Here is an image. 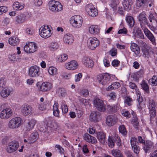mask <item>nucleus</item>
<instances>
[{"mask_svg":"<svg viewBox=\"0 0 157 157\" xmlns=\"http://www.w3.org/2000/svg\"><path fill=\"white\" fill-rule=\"evenodd\" d=\"M22 120L19 117L12 118L9 121L8 126L11 129H16L19 128L21 125Z\"/></svg>","mask_w":157,"mask_h":157,"instance_id":"nucleus-1","label":"nucleus"},{"mask_svg":"<svg viewBox=\"0 0 157 157\" xmlns=\"http://www.w3.org/2000/svg\"><path fill=\"white\" fill-rule=\"evenodd\" d=\"M70 21L73 28L78 29L82 26L83 20L81 17L78 15H76L71 17Z\"/></svg>","mask_w":157,"mask_h":157,"instance_id":"nucleus-2","label":"nucleus"},{"mask_svg":"<svg viewBox=\"0 0 157 157\" xmlns=\"http://www.w3.org/2000/svg\"><path fill=\"white\" fill-rule=\"evenodd\" d=\"M40 36L44 38H47L50 37L52 35L51 28L48 25L42 26L39 30Z\"/></svg>","mask_w":157,"mask_h":157,"instance_id":"nucleus-3","label":"nucleus"},{"mask_svg":"<svg viewBox=\"0 0 157 157\" xmlns=\"http://www.w3.org/2000/svg\"><path fill=\"white\" fill-rule=\"evenodd\" d=\"M38 48L37 44L35 43L29 42L24 47V50L27 53H33L36 52Z\"/></svg>","mask_w":157,"mask_h":157,"instance_id":"nucleus-4","label":"nucleus"},{"mask_svg":"<svg viewBox=\"0 0 157 157\" xmlns=\"http://www.w3.org/2000/svg\"><path fill=\"white\" fill-rule=\"evenodd\" d=\"M49 6L50 9L54 12L61 11L63 9V6L58 2L50 1L49 2Z\"/></svg>","mask_w":157,"mask_h":157,"instance_id":"nucleus-5","label":"nucleus"},{"mask_svg":"<svg viewBox=\"0 0 157 157\" xmlns=\"http://www.w3.org/2000/svg\"><path fill=\"white\" fill-rule=\"evenodd\" d=\"M94 104L97 109L101 112H104L106 110V106L103 101L98 98L94 100Z\"/></svg>","mask_w":157,"mask_h":157,"instance_id":"nucleus-6","label":"nucleus"},{"mask_svg":"<svg viewBox=\"0 0 157 157\" xmlns=\"http://www.w3.org/2000/svg\"><path fill=\"white\" fill-rule=\"evenodd\" d=\"M147 105L149 110L151 117H154L156 115V104L153 99H149L147 103Z\"/></svg>","mask_w":157,"mask_h":157,"instance_id":"nucleus-7","label":"nucleus"},{"mask_svg":"<svg viewBox=\"0 0 157 157\" xmlns=\"http://www.w3.org/2000/svg\"><path fill=\"white\" fill-rule=\"evenodd\" d=\"M99 44L100 42L95 37H90L87 40V46L92 50H94Z\"/></svg>","mask_w":157,"mask_h":157,"instance_id":"nucleus-8","label":"nucleus"},{"mask_svg":"<svg viewBox=\"0 0 157 157\" xmlns=\"http://www.w3.org/2000/svg\"><path fill=\"white\" fill-rule=\"evenodd\" d=\"M13 111L10 108H6L2 110L0 113V118L2 119H8L12 116Z\"/></svg>","mask_w":157,"mask_h":157,"instance_id":"nucleus-9","label":"nucleus"},{"mask_svg":"<svg viewBox=\"0 0 157 157\" xmlns=\"http://www.w3.org/2000/svg\"><path fill=\"white\" fill-rule=\"evenodd\" d=\"M40 74V67L36 65L32 66L29 69V75L30 77H37Z\"/></svg>","mask_w":157,"mask_h":157,"instance_id":"nucleus-10","label":"nucleus"},{"mask_svg":"<svg viewBox=\"0 0 157 157\" xmlns=\"http://www.w3.org/2000/svg\"><path fill=\"white\" fill-rule=\"evenodd\" d=\"M97 78L99 82L105 85L109 82L110 76L108 73H104L98 76Z\"/></svg>","mask_w":157,"mask_h":157,"instance_id":"nucleus-11","label":"nucleus"},{"mask_svg":"<svg viewBox=\"0 0 157 157\" xmlns=\"http://www.w3.org/2000/svg\"><path fill=\"white\" fill-rule=\"evenodd\" d=\"M86 10L88 14L92 17H95L98 14L97 10L92 4H87L85 7Z\"/></svg>","mask_w":157,"mask_h":157,"instance_id":"nucleus-12","label":"nucleus"},{"mask_svg":"<svg viewBox=\"0 0 157 157\" xmlns=\"http://www.w3.org/2000/svg\"><path fill=\"white\" fill-rule=\"evenodd\" d=\"M58 128V124L55 122H52L51 124H48L47 129L45 128V129H42V127H40L39 129L40 131L43 132H47L48 133H51V132L56 131Z\"/></svg>","mask_w":157,"mask_h":157,"instance_id":"nucleus-13","label":"nucleus"},{"mask_svg":"<svg viewBox=\"0 0 157 157\" xmlns=\"http://www.w3.org/2000/svg\"><path fill=\"white\" fill-rule=\"evenodd\" d=\"M19 146V144L17 141H13L8 143L6 150L8 153H11L15 151Z\"/></svg>","mask_w":157,"mask_h":157,"instance_id":"nucleus-14","label":"nucleus"},{"mask_svg":"<svg viewBox=\"0 0 157 157\" xmlns=\"http://www.w3.org/2000/svg\"><path fill=\"white\" fill-rule=\"evenodd\" d=\"M33 109L31 106L24 105L21 107V111L24 115L26 116L31 114L33 112Z\"/></svg>","mask_w":157,"mask_h":157,"instance_id":"nucleus-15","label":"nucleus"},{"mask_svg":"<svg viewBox=\"0 0 157 157\" xmlns=\"http://www.w3.org/2000/svg\"><path fill=\"white\" fill-rule=\"evenodd\" d=\"M138 19L140 26L142 29L146 28L145 25H147L148 22L146 18L144 13L143 12L140 13L138 16Z\"/></svg>","mask_w":157,"mask_h":157,"instance_id":"nucleus-16","label":"nucleus"},{"mask_svg":"<svg viewBox=\"0 0 157 157\" xmlns=\"http://www.w3.org/2000/svg\"><path fill=\"white\" fill-rule=\"evenodd\" d=\"M117 121V116L115 115L108 116L106 119V124L109 126H112L115 125Z\"/></svg>","mask_w":157,"mask_h":157,"instance_id":"nucleus-17","label":"nucleus"},{"mask_svg":"<svg viewBox=\"0 0 157 157\" xmlns=\"http://www.w3.org/2000/svg\"><path fill=\"white\" fill-rule=\"evenodd\" d=\"M78 66V63L75 60H72L66 63L65 67L69 70H73L76 69Z\"/></svg>","mask_w":157,"mask_h":157,"instance_id":"nucleus-18","label":"nucleus"},{"mask_svg":"<svg viewBox=\"0 0 157 157\" xmlns=\"http://www.w3.org/2000/svg\"><path fill=\"white\" fill-rule=\"evenodd\" d=\"M149 21L148 23L151 25H156L157 27V14L155 13H150L148 17Z\"/></svg>","mask_w":157,"mask_h":157,"instance_id":"nucleus-19","label":"nucleus"},{"mask_svg":"<svg viewBox=\"0 0 157 157\" xmlns=\"http://www.w3.org/2000/svg\"><path fill=\"white\" fill-rule=\"evenodd\" d=\"M144 145V149L146 153L149 152L154 147L153 143L150 140L146 141Z\"/></svg>","mask_w":157,"mask_h":157,"instance_id":"nucleus-20","label":"nucleus"},{"mask_svg":"<svg viewBox=\"0 0 157 157\" xmlns=\"http://www.w3.org/2000/svg\"><path fill=\"white\" fill-rule=\"evenodd\" d=\"M52 87V84L50 82H43L40 87V90L43 91L49 90Z\"/></svg>","mask_w":157,"mask_h":157,"instance_id":"nucleus-21","label":"nucleus"},{"mask_svg":"<svg viewBox=\"0 0 157 157\" xmlns=\"http://www.w3.org/2000/svg\"><path fill=\"white\" fill-rule=\"evenodd\" d=\"M82 63L86 67H91L94 65L93 60L89 57L85 56L82 59Z\"/></svg>","mask_w":157,"mask_h":157,"instance_id":"nucleus-22","label":"nucleus"},{"mask_svg":"<svg viewBox=\"0 0 157 157\" xmlns=\"http://www.w3.org/2000/svg\"><path fill=\"white\" fill-rule=\"evenodd\" d=\"M83 139L86 141L92 144H95L97 142V140L95 138L91 136L88 133H86L84 135Z\"/></svg>","mask_w":157,"mask_h":157,"instance_id":"nucleus-23","label":"nucleus"},{"mask_svg":"<svg viewBox=\"0 0 157 157\" xmlns=\"http://www.w3.org/2000/svg\"><path fill=\"white\" fill-rule=\"evenodd\" d=\"M130 49L134 53L136 56H139L140 52V49L137 44L134 43H131Z\"/></svg>","mask_w":157,"mask_h":157,"instance_id":"nucleus-24","label":"nucleus"},{"mask_svg":"<svg viewBox=\"0 0 157 157\" xmlns=\"http://www.w3.org/2000/svg\"><path fill=\"white\" fill-rule=\"evenodd\" d=\"M100 117V114L99 112L94 111L90 114V120L91 121L96 122L98 121Z\"/></svg>","mask_w":157,"mask_h":157,"instance_id":"nucleus-25","label":"nucleus"},{"mask_svg":"<svg viewBox=\"0 0 157 157\" xmlns=\"http://www.w3.org/2000/svg\"><path fill=\"white\" fill-rule=\"evenodd\" d=\"M133 33L137 37L141 39H144V35L141 29L137 27H135L134 28Z\"/></svg>","mask_w":157,"mask_h":157,"instance_id":"nucleus-26","label":"nucleus"},{"mask_svg":"<svg viewBox=\"0 0 157 157\" xmlns=\"http://www.w3.org/2000/svg\"><path fill=\"white\" fill-rule=\"evenodd\" d=\"M97 137L100 143L102 144L105 143L106 139V135L104 132H97Z\"/></svg>","mask_w":157,"mask_h":157,"instance_id":"nucleus-27","label":"nucleus"},{"mask_svg":"<svg viewBox=\"0 0 157 157\" xmlns=\"http://www.w3.org/2000/svg\"><path fill=\"white\" fill-rule=\"evenodd\" d=\"M64 42L68 44H71L74 41V37L73 36L69 33H67L65 34L63 38Z\"/></svg>","mask_w":157,"mask_h":157,"instance_id":"nucleus-28","label":"nucleus"},{"mask_svg":"<svg viewBox=\"0 0 157 157\" xmlns=\"http://www.w3.org/2000/svg\"><path fill=\"white\" fill-rule=\"evenodd\" d=\"M90 33L92 34H97L99 32L100 28L98 25H92L89 28Z\"/></svg>","mask_w":157,"mask_h":157,"instance_id":"nucleus-29","label":"nucleus"},{"mask_svg":"<svg viewBox=\"0 0 157 157\" xmlns=\"http://www.w3.org/2000/svg\"><path fill=\"white\" fill-rule=\"evenodd\" d=\"M153 0H136V6L138 8L143 7L150 2H152Z\"/></svg>","mask_w":157,"mask_h":157,"instance_id":"nucleus-30","label":"nucleus"},{"mask_svg":"<svg viewBox=\"0 0 157 157\" xmlns=\"http://www.w3.org/2000/svg\"><path fill=\"white\" fill-rule=\"evenodd\" d=\"M25 17L23 14H20L16 16L15 21L17 24H20L23 23L25 21Z\"/></svg>","mask_w":157,"mask_h":157,"instance_id":"nucleus-31","label":"nucleus"},{"mask_svg":"<svg viewBox=\"0 0 157 157\" xmlns=\"http://www.w3.org/2000/svg\"><path fill=\"white\" fill-rule=\"evenodd\" d=\"M19 40L16 36H13L10 38L9 39V44L12 46H15L19 44Z\"/></svg>","mask_w":157,"mask_h":157,"instance_id":"nucleus-32","label":"nucleus"},{"mask_svg":"<svg viewBox=\"0 0 157 157\" xmlns=\"http://www.w3.org/2000/svg\"><path fill=\"white\" fill-rule=\"evenodd\" d=\"M121 86L120 83L118 82H113L111 85H109L107 88V91H111L117 89Z\"/></svg>","mask_w":157,"mask_h":157,"instance_id":"nucleus-33","label":"nucleus"},{"mask_svg":"<svg viewBox=\"0 0 157 157\" xmlns=\"http://www.w3.org/2000/svg\"><path fill=\"white\" fill-rule=\"evenodd\" d=\"M132 4V0H124L123 5L124 10H130Z\"/></svg>","mask_w":157,"mask_h":157,"instance_id":"nucleus-34","label":"nucleus"},{"mask_svg":"<svg viewBox=\"0 0 157 157\" xmlns=\"http://www.w3.org/2000/svg\"><path fill=\"white\" fill-rule=\"evenodd\" d=\"M36 123V121L34 119H32L29 120L26 126L27 130L29 131L33 129L34 128Z\"/></svg>","mask_w":157,"mask_h":157,"instance_id":"nucleus-35","label":"nucleus"},{"mask_svg":"<svg viewBox=\"0 0 157 157\" xmlns=\"http://www.w3.org/2000/svg\"><path fill=\"white\" fill-rule=\"evenodd\" d=\"M125 20L128 26L130 27H133L135 21L133 17L130 16H127L126 17Z\"/></svg>","mask_w":157,"mask_h":157,"instance_id":"nucleus-36","label":"nucleus"},{"mask_svg":"<svg viewBox=\"0 0 157 157\" xmlns=\"http://www.w3.org/2000/svg\"><path fill=\"white\" fill-rule=\"evenodd\" d=\"M110 1L109 5L114 11L117 9L118 5L119 2V0H109Z\"/></svg>","mask_w":157,"mask_h":157,"instance_id":"nucleus-37","label":"nucleus"},{"mask_svg":"<svg viewBox=\"0 0 157 157\" xmlns=\"http://www.w3.org/2000/svg\"><path fill=\"white\" fill-rule=\"evenodd\" d=\"M58 103L56 102L53 106V113L54 115L58 117H59V111L58 109Z\"/></svg>","mask_w":157,"mask_h":157,"instance_id":"nucleus-38","label":"nucleus"},{"mask_svg":"<svg viewBox=\"0 0 157 157\" xmlns=\"http://www.w3.org/2000/svg\"><path fill=\"white\" fill-rule=\"evenodd\" d=\"M10 93V91L8 88H4L1 91L0 95L2 97L4 98L7 97Z\"/></svg>","mask_w":157,"mask_h":157,"instance_id":"nucleus-39","label":"nucleus"},{"mask_svg":"<svg viewBox=\"0 0 157 157\" xmlns=\"http://www.w3.org/2000/svg\"><path fill=\"white\" fill-rule=\"evenodd\" d=\"M111 153L115 157H124L121 151L118 149H113L111 151Z\"/></svg>","mask_w":157,"mask_h":157,"instance_id":"nucleus-40","label":"nucleus"},{"mask_svg":"<svg viewBox=\"0 0 157 157\" xmlns=\"http://www.w3.org/2000/svg\"><path fill=\"white\" fill-rule=\"evenodd\" d=\"M59 47L58 43L56 42H52L49 45V48L51 51H55L57 50Z\"/></svg>","mask_w":157,"mask_h":157,"instance_id":"nucleus-41","label":"nucleus"},{"mask_svg":"<svg viewBox=\"0 0 157 157\" xmlns=\"http://www.w3.org/2000/svg\"><path fill=\"white\" fill-rule=\"evenodd\" d=\"M48 71L49 74L51 76H54L57 73V69L53 66L49 67Z\"/></svg>","mask_w":157,"mask_h":157,"instance_id":"nucleus-42","label":"nucleus"},{"mask_svg":"<svg viewBox=\"0 0 157 157\" xmlns=\"http://www.w3.org/2000/svg\"><path fill=\"white\" fill-rule=\"evenodd\" d=\"M13 6L14 9L20 10L23 8L24 5L18 2H16L13 4Z\"/></svg>","mask_w":157,"mask_h":157,"instance_id":"nucleus-43","label":"nucleus"},{"mask_svg":"<svg viewBox=\"0 0 157 157\" xmlns=\"http://www.w3.org/2000/svg\"><path fill=\"white\" fill-rule=\"evenodd\" d=\"M140 85L142 89L147 93L149 92V88L148 86L146 81L143 80L140 83Z\"/></svg>","mask_w":157,"mask_h":157,"instance_id":"nucleus-44","label":"nucleus"},{"mask_svg":"<svg viewBox=\"0 0 157 157\" xmlns=\"http://www.w3.org/2000/svg\"><path fill=\"white\" fill-rule=\"evenodd\" d=\"M142 51L143 53V56L145 58H148L150 56L151 53L150 50L149 48L142 49Z\"/></svg>","mask_w":157,"mask_h":157,"instance_id":"nucleus-45","label":"nucleus"},{"mask_svg":"<svg viewBox=\"0 0 157 157\" xmlns=\"http://www.w3.org/2000/svg\"><path fill=\"white\" fill-rule=\"evenodd\" d=\"M118 130L119 132L124 136H125L127 135V132L126 128L124 125H120L118 127Z\"/></svg>","mask_w":157,"mask_h":157,"instance_id":"nucleus-46","label":"nucleus"},{"mask_svg":"<svg viewBox=\"0 0 157 157\" xmlns=\"http://www.w3.org/2000/svg\"><path fill=\"white\" fill-rule=\"evenodd\" d=\"M61 105L63 113L65 114L67 113L68 111V108L66 104L65 101H62L61 102Z\"/></svg>","mask_w":157,"mask_h":157,"instance_id":"nucleus-47","label":"nucleus"},{"mask_svg":"<svg viewBox=\"0 0 157 157\" xmlns=\"http://www.w3.org/2000/svg\"><path fill=\"white\" fill-rule=\"evenodd\" d=\"M68 56L66 54H63L58 57V60L59 62H63L66 61L68 58Z\"/></svg>","mask_w":157,"mask_h":157,"instance_id":"nucleus-48","label":"nucleus"},{"mask_svg":"<svg viewBox=\"0 0 157 157\" xmlns=\"http://www.w3.org/2000/svg\"><path fill=\"white\" fill-rule=\"evenodd\" d=\"M144 32L148 39L154 36L151 32L146 27L142 29Z\"/></svg>","mask_w":157,"mask_h":157,"instance_id":"nucleus-49","label":"nucleus"},{"mask_svg":"<svg viewBox=\"0 0 157 157\" xmlns=\"http://www.w3.org/2000/svg\"><path fill=\"white\" fill-rule=\"evenodd\" d=\"M149 82L152 86H153L157 85V76H154L152 78L149 80Z\"/></svg>","mask_w":157,"mask_h":157,"instance_id":"nucleus-50","label":"nucleus"},{"mask_svg":"<svg viewBox=\"0 0 157 157\" xmlns=\"http://www.w3.org/2000/svg\"><path fill=\"white\" fill-rule=\"evenodd\" d=\"M106 109L109 112L111 113L115 112L117 110L116 106L115 105H107Z\"/></svg>","mask_w":157,"mask_h":157,"instance_id":"nucleus-51","label":"nucleus"},{"mask_svg":"<svg viewBox=\"0 0 157 157\" xmlns=\"http://www.w3.org/2000/svg\"><path fill=\"white\" fill-rule=\"evenodd\" d=\"M132 100L131 98L129 96H126L124 98V103L128 106L132 105Z\"/></svg>","mask_w":157,"mask_h":157,"instance_id":"nucleus-52","label":"nucleus"},{"mask_svg":"<svg viewBox=\"0 0 157 157\" xmlns=\"http://www.w3.org/2000/svg\"><path fill=\"white\" fill-rule=\"evenodd\" d=\"M113 140L118 146H120L121 144V141L120 137L117 135H115L113 138Z\"/></svg>","mask_w":157,"mask_h":157,"instance_id":"nucleus-53","label":"nucleus"},{"mask_svg":"<svg viewBox=\"0 0 157 157\" xmlns=\"http://www.w3.org/2000/svg\"><path fill=\"white\" fill-rule=\"evenodd\" d=\"M115 142L113 140V139L112 138V137L110 136L109 137L108 139V144L109 146V147L111 148H113L114 145V142Z\"/></svg>","mask_w":157,"mask_h":157,"instance_id":"nucleus-54","label":"nucleus"},{"mask_svg":"<svg viewBox=\"0 0 157 157\" xmlns=\"http://www.w3.org/2000/svg\"><path fill=\"white\" fill-rule=\"evenodd\" d=\"M137 139L134 137H132L130 140V143L132 147L135 146L136 145Z\"/></svg>","mask_w":157,"mask_h":157,"instance_id":"nucleus-55","label":"nucleus"},{"mask_svg":"<svg viewBox=\"0 0 157 157\" xmlns=\"http://www.w3.org/2000/svg\"><path fill=\"white\" fill-rule=\"evenodd\" d=\"M142 47V49H146L148 48L151 51L153 50L152 48L151 45H148L146 43H144L141 46Z\"/></svg>","mask_w":157,"mask_h":157,"instance_id":"nucleus-56","label":"nucleus"},{"mask_svg":"<svg viewBox=\"0 0 157 157\" xmlns=\"http://www.w3.org/2000/svg\"><path fill=\"white\" fill-rule=\"evenodd\" d=\"M132 150L136 154H138L139 153L140 151V148L137 145L132 147Z\"/></svg>","mask_w":157,"mask_h":157,"instance_id":"nucleus-57","label":"nucleus"},{"mask_svg":"<svg viewBox=\"0 0 157 157\" xmlns=\"http://www.w3.org/2000/svg\"><path fill=\"white\" fill-rule=\"evenodd\" d=\"M8 10L7 7L5 6H0V15L6 12Z\"/></svg>","mask_w":157,"mask_h":157,"instance_id":"nucleus-58","label":"nucleus"},{"mask_svg":"<svg viewBox=\"0 0 157 157\" xmlns=\"http://www.w3.org/2000/svg\"><path fill=\"white\" fill-rule=\"evenodd\" d=\"M82 76V74L79 73L78 74L76 75L75 77V80L76 82H79Z\"/></svg>","mask_w":157,"mask_h":157,"instance_id":"nucleus-59","label":"nucleus"},{"mask_svg":"<svg viewBox=\"0 0 157 157\" xmlns=\"http://www.w3.org/2000/svg\"><path fill=\"white\" fill-rule=\"evenodd\" d=\"M55 147L57 148L59 150V153L61 155L63 154L64 151V150L61 146H60L59 145L56 144L55 146Z\"/></svg>","mask_w":157,"mask_h":157,"instance_id":"nucleus-60","label":"nucleus"},{"mask_svg":"<svg viewBox=\"0 0 157 157\" xmlns=\"http://www.w3.org/2000/svg\"><path fill=\"white\" fill-rule=\"evenodd\" d=\"M9 58L10 61L14 62L17 61V59L14 54L10 55L9 56Z\"/></svg>","mask_w":157,"mask_h":157,"instance_id":"nucleus-61","label":"nucleus"},{"mask_svg":"<svg viewBox=\"0 0 157 157\" xmlns=\"http://www.w3.org/2000/svg\"><path fill=\"white\" fill-rule=\"evenodd\" d=\"M110 53L112 56H115L117 53V50L115 48H113L110 51Z\"/></svg>","mask_w":157,"mask_h":157,"instance_id":"nucleus-62","label":"nucleus"},{"mask_svg":"<svg viewBox=\"0 0 157 157\" xmlns=\"http://www.w3.org/2000/svg\"><path fill=\"white\" fill-rule=\"evenodd\" d=\"M120 62L118 60L114 59L112 62V65L114 67H117L120 64Z\"/></svg>","mask_w":157,"mask_h":157,"instance_id":"nucleus-63","label":"nucleus"},{"mask_svg":"<svg viewBox=\"0 0 157 157\" xmlns=\"http://www.w3.org/2000/svg\"><path fill=\"white\" fill-rule=\"evenodd\" d=\"M58 93L61 96H63L65 93V90L63 88H59L58 90Z\"/></svg>","mask_w":157,"mask_h":157,"instance_id":"nucleus-64","label":"nucleus"}]
</instances>
